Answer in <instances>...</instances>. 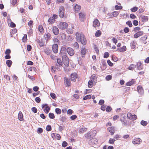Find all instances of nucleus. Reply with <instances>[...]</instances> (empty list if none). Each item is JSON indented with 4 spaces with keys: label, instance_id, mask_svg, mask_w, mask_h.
<instances>
[{
    "label": "nucleus",
    "instance_id": "4",
    "mask_svg": "<svg viewBox=\"0 0 149 149\" xmlns=\"http://www.w3.org/2000/svg\"><path fill=\"white\" fill-rule=\"evenodd\" d=\"M58 13L60 18L63 17L65 14V8L63 6H61L60 7L59 9Z\"/></svg>",
    "mask_w": 149,
    "mask_h": 149
},
{
    "label": "nucleus",
    "instance_id": "6",
    "mask_svg": "<svg viewBox=\"0 0 149 149\" xmlns=\"http://www.w3.org/2000/svg\"><path fill=\"white\" fill-rule=\"evenodd\" d=\"M67 52L70 56H73L74 54V50L71 47H68L67 48Z\"/></svg>",
    "mask_w": 149,
    "mask_h": 149
},
{
    "label": "nucleus",
    "instance_id": "21",
    "mask_svg": "<svg viewBox=\"0 0 149 149\" xmlns=\"http://www.w3.org/2000/svg\"><path fill=\"white\" fill-rule=\"evenodd\" d=\"M107 130L111 133V135H113L114 132V127H109L107 129Z\"/></svg>",
    "mask_w": 149,
    "mask_h": 149
},
{
    "label": "nucleus",
    "instance_id": "41",
    "mask_svg": "<svg viewBox=\"0 0 149 149\" xmlns=\"http://www.w3.org/2000/svg\"><path fill=\"white\" fill-rule=\"evenodd\" d=\"M38 29L41 33H43L44 29L42 25H40L39 26Z\"/></svg>",
    "mask_w": 149,
    "mask_h": 149
},
{
    "label": "nucleus",
    "instance_id": "56",
    "mask_svg": "<svg viewBox=\"0 0 149 149\" xmlns=\"http://www.w3.org/2000/svg\"><path fill=\"white\" fill-rule=\"evenodd\" d=\"M126 24L130 27H132L133 26L132 23V22L130 21L129 20L127 21L126 22Z\"/></svg>",
    "mask_w": 149,
    "mask_h": 149
},
{
    "label": "nucleus",
    "instance_id": "46",
    "mask_svg": "<svg viewBox=\"0 0 149 149\" xmlns=\"http://www.w3.org/2000/svg\"><path fill=\"white\" fill-rule=\"evenodd\" d=\"M115 9L116 10H121L123 8V6H118L116 5L115 6Z\"/></svg>",
    "mask_w": 149,
    "mask_h": 149
},
{
    "label": "nucleus",
    "instance_id": "29",
    "mask_svg": "<svg viewBox=\"0 0 149 149\" xmlns=\"http://www.w3.org/2000/svg\"><path fill=\"white\" fill-rule=\"evenodd\" d=\"M137 67L139 70H141L143 69L142 66L140 61L138 62L137 63Z\"/></svg>",
    "mask_w": 149,
    "mask_h": 149
},
{
    "label": "nucleus",
    "instance_id": "58",
    "mask_svg": "<svg viewBox=\"0 0 149 149\" xmlns=\"http://www.w3.org/2000/svg\"><path fill=\"white\" fill-rule=\"evenodd\" d=\"M43 132V129L41 127H39L38 129L37 132L38 134L41 133Z\"/></svg>",
    "mask_w": 149,
    "mask_h": 149
},
{
    "label": "nucleus",
    "instance_id": "9",
    "mask_svg": "<svg viewBox=\"0 0 149 149\" xmlns=\"http://www.w3.org/2000/svg\"><path fill=\"white\" fill-rule=\"evenodd\" d=\"M77 74L76 73H72L70 76L71 80L72 81L75 82L76 79L77 77Z\"/></svg>",
    "mask_w": 149,
    "mask_h": 149
},
{
    "label": "nucleus",
    "instance_id": "22",
    "mask_svg": "<svg viewBox=\"0 0 149 149\" xmlns=\"http://www.w3.org/2000/svg\"><path fill=\"white\" fill-rule=\"evenodd\" d=\"M44 37L46 41H48L51 38V34L49 33H45L44 35Z\"/></svg>",
    "mask_w": 149,
    "mask_h": 149
},
{
    "label": "nucleus",
    "instance_id": "19",
    "mask_svg": "<svg viewBox=\"0 0 149 149\" xmlns=\"http://www.w3.org/2000/svg\"><path fill=\"white\" fill-rule=\"evenodd\" d=\"M140 17L142 20V21L143 22H146L148 21V17L147 16L141 15Z\"/></svg>",
    "mask_w": 149,
    "mask_h": 149
},
{
    "label": "nucleus",
    "instance_id": "3",
    "mask_svg": "<svg viewBox=\"0 0 149 149\" xmlns=\"http://www.w3.org/2000/svg\"><path fill=\"white\" fill-rule=\"evenodd\" d=\"M68 26V24L66 22H60L58 25V27L61 29H66Z\"/></svg>",
    "mask_w": 149,
    "mask_h": 149
},
{
    "label": "nucleus",
    "instance_id": "10",
    "mask_svg": "<svg viewBox=\"0 0 149 149\" xmlns=\"http://www.w3.org/2000/svg\"><path fill=\"white\" fill-rule=\"evenodd\" d=\"M126 117H121L120 120L123 125H124L127 126L128 125L127 121L126 120Z\"/></svg>",
    "mask_w": 149,
    "mask_h": 149
},
{
    "label": "nucleus",
    "instance_id": "55",
    "mask_svg": "<svg viewBox=\"0 0 149 149\" xmlns=\"http://www.w3.org/2000/svg\"><path fill=\"white\" fill-rule=\"evenodd\" d=\"M109 54L107 52H105L104 54V58H107L109 57Z\"/></svg>",
    "mask_w": 149,
    "mask_h": 149
},
{
    "label": "nucleus",
    "instance_id": "30",
    "mask_svg": "<svg viewBox=\"0 0 149 149\" xmlns=\"http://www.w3.org/2000/svg\"><path fill=\"white\" fill-rule=\"evenodd\" d=\"M136 43V42L134 41L131 43L130 46L132 49H134L135 47Z\"/></svg>",
    "mask_w": 149,
    "mask_h": 149
},
{
    "label": "nucleus",
    "instance_id": "36",
    "mask_svg": "<svg viewBox=\"0 0 149 149\" xmlns=\"http://www.w3.org/2000/svg\"><path fill=\"white\" fill-rule=\"evenodd\" d=\"M63 62L65 66L68 67L69 65V60H67L63 61Z\"/></svg>",
    "mask_w": 149,
    "mask_h": 149
},
{
    "label": "nucleus",
    "instance_id": "39",
    "mask_svg": "<svg viewBox=\"0 0 149 149\" xmlns=\"http://www.w3.org/2000/svg\"><path fill=\"white\" fill-rule=\"evenodd\" d=\"M136 65L132 64L128 67V69L130 70H133L134 69V68H136Z\"/></svg>",
    "mask_w": 149,
    "mask_h": 149
},
{
    "label": "nucleus",
    "instance_id": "32",
    "mask_svg": "<svg viewBox=\"0 0 149 149\" xmlns=\"http://www.w3.org/2000/svg\"><path fill=\"white\" fill-rule=\"evenodd\" d=\"M6 63L8 66L10 67L12 65V62L10 60H7L6 61Z\"/></svg>",
    "mask_w": 149,
    "mask_h": 149
},
{
    "label": "nucleus",
    "instance_id": "45",
    "mask_svg": "<svg viewBox=\"0 0 149 149\" xmlns=\"http://www.w3.org/2000/svg\"><path fill=\"white\" fill-rule=\"evenodd\" d=\"M137 118V116L135 114L132 115L131 116V117H130V119L131 120H136Z\"/></svg>",
    "mask_w": 149,
    "mask_h": 149
},
{
    "label": "nucleus",
    "instance_id": "40",
    "mask_svg": "<svg viewBox=\"0 0 149 149\" xmlns=\"http://www.w3.org/2000/svg\"><path fill=\"white\" fill-rule=\"evenodd\" d=\"M91 95H88L84 97L83 98V100H86L91 98Z\"/></svg>",
    "mask_w": 149,
    "mask_h": 149
},
{
    "label": "nucleus",
    "instance_id": "47",
    "mask_svg": "<svg viewBox=\"0 0 149 149\" xmlns=\"http://www.w3.org/2000/svg\"><path fill=\"white\" fill-rule=\"evenodd\" d=\"M49 118L51 119H53L55 118L54 115L53 113H49Z\"/></svg>",
    "mask_w": 149,
    "mask_h": 149
},
{
    "label": "nucleus",
    "instance_id": "12",
    "mask_svg": "<svg viewBox=\"0 0 149 149\" xmlns=\"http://www.w3.org/2000/svg\"><path fill=\"white\" fill-rule=\"evenodd\" d=\"M64 82L66 86L70 87L71 86L70 81V79L68 78L65 77L64 78Z\"/></svg>",
    "mask_w": 149,
    "mask_h": 149
},
{
    "label": "nucleus",
    "instance_id": "62",
    "mask_svg": "<svg viewBox=\"0 0 149 149\" xmlns=\"http://www.w3.org/2000/svg\"><path fill=\"white\" fill-rule=\"evenodd\" d=\"M107 62L110 66L112 67L113 66V63L111 61L109 60H107Z\"/></svg>",
    "mask_w": 149,
    "mask_h": 149
},
{
    "label": "nucleus",
    "instance_id": "54",
    "mask_svg": "<svg viewBox=\"0 0 149 149\" xmlns=\"http://www.w3.org/2000/svg\"><path fill=\"white\" fill-rule=\"evenodd\" d=\"M147 39V36H145L141 37V38L140 39V40L141 41H145V40H146Z\"/></svg>",
    "mask_w": 149,
    "mask_h": 149
},
{
    "label": "nucleus",
    "instance_id": "51",
    "mask_svg": "<svg viewBox=\"0 0 149 149\" xmlns=\"http://www.w3.org/2000/svg\"><path fill=\"white\" fill-rule=\"evenodd\" d=\"M112 110V108L110 106H107L106 109V111L107 112H109L111 111Z\"/></svg>",
    "mask_w": 149,
    "mask_h": 149
},
{
    "label": "nucleus",
    "instance_id": "14",
    "mask_svg": "<svg viewBox=\"0 0 149 149\" xmlns=\"http://www.w3.org/2000/svg\"><path fill=\"white\" fill-rule=\"evenodd\" d=\"M52 31L54 34L55 35H58L59 33V29L56 26H54L53 27Z\"/></svg>",
    "mask_w": 149,
    "mask_h": 149
},
{
    "label": "nucleus",
    "instance_id": "13",
    "mask_svg": "<svg viewBox=\"0 0 149 149\" xmlns=\"http://www.w3.org/2000/svg\"><path fill=\"white\" fill-rule=\"evenodd\" d=\"M137 89L138 92L140 95H142L143 94L144 90L141 86H138L137 87Z\"/></svg>",
    "mask_w": 149,
    "mask_h": 149
},
{
    "label": "nucleus",
    "instance_id": "33",
    "mask_svg": "<svg viewBox=\"0 0 149 149\" xmlns=\"http://www.w3.org/2000/svg\"><path fill=\"white\" fill-rule=\"evenodd\" d=\"M61 56L62 57V60L63 61L67 60H69L68 57L65 55H63Z\"/></svg>",
    "mask_w": 149,
    "mask_h": 149
},
{
    "label": "nucleus",
    "instance_id": "60",
    "mask_svg": "<svg viewBox=\"0 0 149 149\" xmlns=\"http://www.w3.org/2000/svg\"><path fill=\"white\" fill-rule=\"evenodd\" d=\"M67 118L65 117H62L60 118V120L61 121H62L63 122H65Z\"/></svg>",
    "mask_w": 149,
    "mask_h": 149
},
{
    "label": "nucleus",
    "instance_id": "27",
    "mask_svg": "<svg viewBox=\"0 0 149 149\" xmlns=\"http://www.w3.org/2000/svg\"><path fill=\"white\" fill-rule=\"evenodd\" d=\"M81 7L80 6L76 4L74 7V10L77 12H79L81 9Z\"/></svg>",
    "mask_w": 149,
    "mask_h": 149
},
{
    "label": "nucleus",
    "instance_id": "5",
    "mask_svg": "<svg viewBox=\"0 0 149 149\" xmlns=\"http://www.w3.org/2000/svg\"><path fill=\"white\" fill-rule=\"evenodd\" d=\"M42 107L45 111V113H48L50 109V107L47 104H42Z\"/></svg>",
    "mask_w": 149,
    "mask_h": 149
},
{
    "label": "nucleus",
    "instance_id": "28",
    "mask_svg": "<svg viewBox=\"0 0 149 149\" xmlns=\"http://www.w3.org/2000/svg\"><path fill=\"white\" fill-rule=\"evenodd\" d=\"M134 81L133 79H132L131 81L128 82L126 83V85L130 86L134 84Z\"/></svg>",
    "mask_w": 149,
    "mask_h": 149
},
{
    "label": "nucleus",
    "instance_id": "57",
    "mask_svg": "<svg viewBox=\"0 0 149 149\" xmlns=\"http://www.w3.org/2000/svg\"><path fill=\"white\" fill-rule=\"evenodd\" d=\"M120 52H123L126 50V47L125 46H124L121 48H120Z\"/></svg>",
    "mask_w": 149,
    "mask_h": 149
},
{
    "label": "nucleus",
    "instance_id": "53",
    "mask_svg": "<svg viewBox=\"0 0 149 149\" xmlns=\"http://www.w3.org/2000/svg\"><path fill=\"white\" fill-rule=\"evenodd\" d=\"M112 79V76L110 75H107L105 77L107 81H109Z\"/></svg>",
    "mask_w": 149,
    "mask_h": 149
},
{
    "label": "nucleus",
    "instance_id": "52",
    "mask_svg": "<svg viewBox=\"0 0 149 149\" xmlns=\"http://www.w3.org/2000/svg\"><path fill=\"white\" fill-rule=\"evenodd\" d=\"M68 143L67 142L65 141H63L62 144V146L63 147L65 148L67 146Z\"/></svg>",
    "mask_w": 149,
    "mask_h": 149
},
{
    "label": "nucleus",
    "instance_id": "37",
    "mask_svg": "<svg viewBox=\"0 0 149 149\" xmlns=\"http://www.w3.org/2000/svg\"><path fill=\"white\" fill-rule=\"evenodd\" d=\"M73 46L76 49H78L79 48V44L77 42H75L73 44Z\"/></svg>",
    "mask_w": 149,
    "mask_h": 149
},
{
    "label": "nucleus",
    "instance_id": "34",
    "mask_svg": "<svg viewBox=\"0 0 149 149\" xmlns=\"http://www.w3.org/2000/svg\"><path fill=\"white\" fill-rule=\"evenodd\" d=\"M87 51V50L85 48H82V49L81 50V55H84L86 54Z\"/></svg>",
    "mask_w": 149,
    "mask_h": 149
},
{
    "label": "nucleus",
    "instance_id": "31",
    "mask_svg": "<svg viewBox=\"0 0 149 149\" xmlns=\"http://www.w3.org/2000/svg\"><path fill=\"white\" fill-rule=\"evenodd\" d=\"M48 21L49 24H52L54 22L55 20L53 17H51L49 18Z\"/></svg>",
    "mask_w": 149,
    "mask_h": 149
},
{
    "label": "nucleus",
    "instance_id": "50",
    "mask_svg": "<svg viewBox=\"0 0 149 149\" xmlns=\"http://www.w3.org/2000/svg\"><path fill=\"white\" fill-rule=\"evenodd\" d=\"M46 129L47 131H51L52 130V128L51 125H47L46 127Z\"/></svg>",
    "mask_w": 149,
    "mask_h": 149
},
{
    "label": "nucleus",
    "instance_id": "20",
    "mask_svg": "<svg viewBox=\"0 0 149 149\" xmlns=\"http://www.w3.org/2000/svg\"><path fill=\"white\" fill-rule=\"evenodd\" d=\"M107 64L105 61H103L102 62V66L100 67L102 71L104 70L107 68Z\"/></svg>",
    "mask_w": 149,
    "mask_h": 149
},
{
    "label": "nucleus",
    "instance_id": "17",
    "mask_svg": "<svg viewBox=\"0 0 149 149\" xmlns=\"http://www.w3.org/2000/svg\"><path fill=\"white\" fill-rule=\"evenodd\" d=\"M100 22L99 20L97 19H95L93 22V26L95 28L97 26H100Z\"/></svg>",
    "mask_w": 149,
    "mask_h": 149
},
{
    "label": "nucleus",
    "instance_id": "7",
    "mask_svg": "<svg viewBox=\"0 0 149 149\" xmlns=\"http://www.w3.org/2000/svg\"><path fill=\"white\" fill-rule=\"evenodd\" d=\"M119 14V13L118 11H114L112 13H108L107 14V16L109 17H116Z\"/></svg>",
    "mask_w": 149,
    "mask_h": 149
},
{
    "label": "nucleus",
    "instance_id": "26",
    "mask_svg": "<svg viewBox=\"0 0 149 149\" xmlns=\"http://www.w3.org/2000/svg\"><path fill=\"white\" fill-rule=\"evenodd\" d=\"M56 60L57 65L59 67L62 66L63 65V61H62L60 58H57Z\"/></svg>",
    "mask_w": 149,
    "mask_h": 149
},
{
    "label": "nucleus",
    "instance_id": "1",
    "mask_svg": "<svg viewBox=\"0 0 149 149\" xmlns=\"http://www.w3.org/2000/svg\"><path fill=\"white\" fill-rule=\"evenodd\" d=\"M76 36L77 41L78 42H81L83 45H85L87 43V41L84 35H81L78 32L76 33Z\"/></svg>",
    "mask_w": 149,
    "mask_h": 149
},
{
    "label": "nucleus",
    "instance_id": "35",
    "mask_svg": "<svg viewBox=\"0 0 149 149\" xmlns=\"http://www.w3.org/2000/svg\"><path fill=\"white\" fill-rule=\"evenodd\" d=\"M101 34V32L100 30H97L95 33V35L96 37L100 36Z\"/></svg>",
    "mask_w": 149,
    "mask_h": 149
},
{
    "label": "nucleus",
    "instance_id": "18",
    "mask_svg": "<svg viewBox=\"0 0 149 149\" xmlns=\"http://www.w3.org/2000/svg\"><path fill=\"white\" fill-rule=\"evenodd\" d=\"M141 141V139L140 138H138L134 139L132 142L134 144H139Z\"/></svg>",
    "mask_w": 149,
    "mask_h": 149
},
{
    "label": "nucleus",
    "instance_id": "48",
    "mask_svg": "<svg viewBox=\"0 0 149 149\" xmlns=\"http://www.w3.org/2000/svg\"><path fill=\"white\" fill-rule=\"evenodd\" d=\"M93 83L92 80L89 81L88 82V86L89 88H91L93 86Z\"/></svg>",
    "mask_w": 149,
    "mask_h": 149
},
{
    "label": "nucleus",
    "instance_id": "16",
    "mask_svg": "<svg viewBox=\"0 0 149 149\" xmlns=\"http://www.w3.org/2000/svg\"><path fill=\"white\" fill-rule=\"evenodd\" d=\"M59 39L61 40H64L66 38V35L63 33H60L59 35Z\"/></svg>",
    "mask_w": 149,
    "mask_h": 149
},
{
    "label": "nucleus",
    "instance_id": "63",
    "mask_svg": "<svg viewBox=\"0 0 149 149\" xmlns=\"http://www.w3.org/2000/svg\"><path fill=\"white\" fill-rule=\"evenodd\" d=\"M28 77L30 79H31L32 81H34L35 80V78L33 76H31L29 74H28Z\"/></svg>",
    "mask_w": 149,
    "mask_h": 149
},
{
    "label": "nucleus",
    "instance_id": "2",
    "mask_svg": "<svg viewBox=\"0 0 149 149\" xmlns=\"http://www.w3.org/2000/svg\"><path fill=\"white\" fill-rule=\"evenodd\" d=\"M96 133V131L95 130H93L88 132L84 135V136L86 139H90L95 136Z\"/></svg>",
    "mask_w": 149,
    "mask_h": 149
},
{
    "label": "nucleus",
    "instance_id": "8",
    "mask_svg": "<svg viewBox=\"0 0 149 149\" xmlns=\"http://www.w3.org/2000/svg\"><path fill=\"white\" fill-rule=\"evenodd\" d=\"M67 52V49L65 46H63L61 47L60 53H59V55L61 56L63 55H65L66 54Z\"/></svg>",
    "mask_w": 149,
    "mask_h": 149
},
{
    "label": "nucleus",
    "instance_id": "15",
    "mask_svg": "<svg viewBox=\"0 0 149 149\" xmlns=\"http://www.w3.org/2000/svg\"><path fill=\"white\" fill-rule=\"evenodd\" d=\"M143 31H139L135 33L134 36V38H137L139 37L142 36L143 35Z\"/></svg>",
    "mask_w": 149,
    "mask_h": 149
},
{
    "label": "nucleus",
    "instance_id": "24",
    "mask_svg": "<svg viewBox=\"0 0 149 149\" xmlns=\"http://www.w3.org/2000/svg\"><path fill=\"white\" fill-rule=\"evenodd\" d=\"M91 143L93 145L97 144V140L96 138H93L90 140Z\"/></svg>",
    "mask_w": 149,
    "mask_h": 149
},
{
    "label": "nucleus",
    "instance_id": "59",
    "mask_svg": "<svg viewBox=\"0 0 149 149\" xmlns=\"http://www.w3.org/2000/svg\"><path fill=\"white\" fill-rule=\"evenodd\" d=\"M115 140L113 139H110L109 140V142L110 144H113L114 143V142Z\"/></svg>",
    "mask_w": 149,
    "mask_h": 149
},
{
    "label": "nucleus",
    "instance_id": "25",
    "mask_svg": "<svg viewBox=\"0 0 149 149\" xmlns=\"http://www.w3.org/2000/svg\"><path fill=\"white\" fill-rule=\"evenodd\" d=\"M79 18L81 21H83L85 18V15L84 13L80 12L79 13Z\"/></svg>",
    "mask_w": 149,
    "mask_h": 149
},
{
    "label": "nucleus",
    "instance_id": "44",
    "mask_svg": "<svg viewBox=\"0 0 149 149\" xmlns=\"http://www.w3.org/2000/svg\"><path fill=\"white\" fill-rule=\"evenodd\" d=\"M141 124L143 126H145L148 124V123L146 121L142 120L141 122Z\"/></svg>",
    "mask_w": 149,
    "mask_h": 149
},
{
    "label": "nucleus",
    "instance_id": "42",
    "mask_svg": "<svg viewBox=\"0 0 149 149\" xmlns=\"http://www.w3.org/2000/svg\"><path fill=\"white\" fill-rule=\"evenodd\" d=\"M138 8L136 6L133 7L131 9V10L132 12H135L138 10Z\"/></svg>",
    "mask_w": 149,
    "mask_h": 149
},
{
    "label": "nucleus",
    "instance_id": "64",
    "mask_svg": "<svg viewBox=\"0 0 149 149\" xmlns=\"http://www.w3.org/2000/svg\"><path fill=\"white\" fill-rule=\"evenodd\" d=\"M31 110L34 113H36L37 112V109L35 107H33L31 108Z\"/></svg>",
    "mask_w": 149,
    "mask_h": 149
},
{
    "label": "nucleus",
    "instance_id": "43",
    "mask_svg": "<svg viewBox=\"0 0 149 149\" xmlns=\"http://www.w3.org/2000/svg\"><path fill=\"white\" fill-rule=\"evenodd\" d=\"M66 31L69 34H72L73 32V30L71 28H69L68 29L66 30Z\"/></svg>",
    "mask_w": 149,
    "mask_h": 149
},
{
    "label": "nucleus",
    "instance_id": "11",
    "mask_svg": "<svg viewBox=\"0 0 149 149\" xmlns=\"http://www.w3.org/2000/svg\"><path fill=\"white\" fill-rule=\"evenodd\" d=\"M52 49L54 53H57L58 51V45L56 44H54L52 47Z\"/></svg>",
    "mask_w": 149,
    "mask_h": 149
},
{
    "label": "nucleus",
    "instance_id": "49",
    "mask_svg": "<svg viewBox=\"0 0 149 149\" xmlns=\"http://www.w3.org/2000/svg\"><path fill=\"white\" fill-rule=\"evenodd\" d=\"M50 95L53 99L55 100L56 98V95L55 93H50Z\"/></svg>",
    "mask_w": 149,
    "mask_h": 149
},
{
    "label": "nucleus",
    "instance_id": "38",
    "mask_svg": "<svg viewBox=\"0 0 149 149\" xmlns=\"http://www.w3.org/2000/svg\"><path fill=\"white\" fill-rule=\"evenodd\" d=\"M55 112L58 115L60 114L61 113V109L58 108H56L55 109Z\"/></svg>",
    "mask_w": 149,
    "mask_h": 149
},
{
    "label": "nucleus",
    "instance_id": "61",
    "mask_svg": "<svg viewBox=\"0 0 149 149\" xmlns=\"http://www.w3.org/2000/svg\"><path fill=\"white\" fill-rule=\"evenodd\" d=\"M94 49L96 53L97 54H99V50L98 49L96 45H94Z\"/></svg>",
    "mask_w": 149,
    "mask_h": 149
},
{
    "label": "nucleus",
    "instance_id": "23",
    "mask_svg": "<svg viewBox=\"0 0 149 149\" xmlns=\"http://www.w3.org/2000/svg\"><path fill=\"white\" fill-rule=\"evenodd\" d=\"M18 117L19 120L21 121H23V115L21 111H20L19 112L18 114Z\"/></svg>",
    "mask_w": 149,
    "mask_h": 149
}]
</instances>
